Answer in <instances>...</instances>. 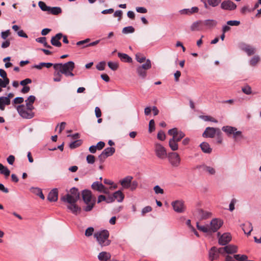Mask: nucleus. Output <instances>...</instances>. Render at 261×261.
I'll list each match as a JSON object with an SVG mask.
<instances>
[{"mask_svg": "<svg viewBox=\"0 0 261 261\" xmlns=\"http://www.w3.org/2000/svg\"><path fill=\"white\" fill-rule=\"evenodd\" d=\"M82 194L83 201L87 205L84 208V211L86 212L91 211L95 204V198L92 197L91 192L88 190H84Z\"/></svg>", "mask_w": 261, "mask_h": 261, "instance_id": "nucleus-1", "label": "nucleus"}, {"mask_svg": "<svg viewBox=\"0 0 261 261\" xmlns=\"http://www.w3.org/2000/svg\"><path fill=\"white\" fill-rule=\"evenodd\" d=\"M94 237L101 247L108 246L111 243V241L109 240V232L107 230H102L95 232Z\"/></svg>", "mask_w": 261, "mask_h": 261, "instance_id": "nucleus-2", "label": "nucleus"}, {"mask_svg": "<svg viewBox=\"0 0 261 261\" xmlns=\"http://www.w3.org/2000/svg\"><path fill=\"white\" fill-rule=\"evenodd\" d=\"M16 109L19 114L23 118L31 119L34 116L33 110H27L26 106L23 105L18 106Z\"/></svg>", "mask_w": 261, "mask_h": 261, "instance_id": "nucleus-3", "label": "nucleus"}, {"mask_svg": "<svg viewBox=\"0 0 261 261\" xmlns=\"http://www.w3.org/2000/svg\"><path fill=\"white\" fill-rule=\"evenodd\" d=\"M168 160L171 165L173 167H178L180 164V158L179 154L175 152L169 153Z\"/></svg>", "mask_w": 261, "mask_h": 261, "instance_id": "nucleus-4", "label": "nucleus"}, {"mask_svg": "<svg viewBox=\"0 0 261 261\" xmlns=\"http://www.w3.org/2000/svg\"><path fill=\"white\" fill-rule=\"evenodd\" d=\"M168 134L171 136L172 139L176 142L180 141L185 136V134L181 131L178 130L177 128H173L168 130Z\"/></svg>", "mask_w": 261, "mask_h": 261, "instance_id": "nucleus-5", "label": "nucleus"}, {"mask_svg": "<svg viewBox=\"0 0 261 261\" xmlns=\"http://www.w3.org/2000/svg\"><path fill=\"white\" fill-rule=\"evenodd\" d=\"M154 151L157 157L160 159H164L167 157V151L165 148L159 143H155Z\"/></svg>", "mask_w": 261, "mask_h": 261, "instance_id": "nucleus-6", "label": "nucleus"}, {"mask_svg": "<svg viewBox=\"0 0 261 261\" xmlns=\"http://www.w3.org/2000/svg\"><path fill=\"white\" fill-rule=\"evenodd\" d=\"M220 129L219 128L207 127L202 134V136L205 138H213L216 135H220Z\"/></svg>", "mask_w": 261, "mask_h": 261, "instance_id": "nucleus-7", "label": "nucleus"}, {"mask_svg": "<svg viewBox=\"0 0 261 261\" xmlns=\"http://www.w3.org/2000/svg\"><path fill=\"white\" fill-rule=\"evenodd\" d=\"M239 47L249 56L254 55L256 51L255 48L253 46L244 42L239 43Z\"/></svg>", "mask_w": 261, "mask_h": 261, "instance_id": "nucleus-8", "label": "nucleus"}, {"mask_svg": "<svg viewBox=\"0 0 261 261\" xmlns=\"http://www.w3.org/2000/svg\"><path fill=\"white\" fill-rule=\"evenodd\" d=\"M222 224L223 222L220 219L216 218L213 219L209 225L210 234L216 232L221 227Z\"/></svg>", "mask_w": 261, "mask_h": 261, "instance_id": "nucleus-9", "label": "nucleus"}, {"mask_svg": "<svg viewBox=\"0 0 261 261\" xmlns=\"http://www.w3.org/2000/svg\"><path fill=\"white\" fill-rule=\"evenodd\" d=\"M237 5L230 0H225L221 3L220 8L224 10L233 11L237 8Z\"/></svg>", "mask_w": 261, "mask_h": 261, "instance_id": "nucleus-10", "label": "nucleus"}, {"mask_svg": "<svg viewBox=\"0 0 261 261\" xmlns=\"http://www.w3.org/2000/svg\"><path fill=\"white\" fill-rule=\"evenodd\" d=\"M194 215L200 220H205L212 216V213L211 212L204 211L201 208H197L195 211Z\"/></svg>", "mask_w": 261, "mask_h": 261, "instance_id": "nucleus-11", "label": "nucleus"}, {"mask_svg": "<svg viewBox=\"0 0 261 261\" xmlns=\"http://www.w3.org/2000/svg\"><path fill=\"white\" fill-rule=\"evenodd\" d=\"M217 235L219 237L218 243L222 246L226 245L231 240V236L229 233H224L222 235L220 236V233L218 232Z\"/></svg>", "mask_w": 261, "mask_h": 261, "instance_id": "nucleus-12", "label": "nucleus"}, {"mask_svg": "<svg viewBox=\"0 0 261 261\" xmlns=\"http://www.w3.org/2000/svg\"><path fill=\"white\" fill-rule=\"evenodd\" d=\"M173 210L177 213H182L185 211L184 202L182 200H176L171 203Z\"/></svg>", "mask_w": 261, "mask_h": 261, "instance_id": "nucleus-13", "label": "nucleus"}, {"mask_svg": "<svg viewBox=\"0 0 261 261\" xmlns=\"http://www.w3.org/2000/svg\"><path fill=\"white\" fill-rule=\"evenodd\" d=\"M74 66H54V68H58V69L62 74H65L66 76H73L72 73Z\"/></svg>", "mask_w": 261, "mask_h": 261, "instance_id": "nucleus-14", "label": "nucleus"}, {"mask_svg": "<svg viewBox=\"0 0 261 261\" xmlns=\"http://www.w3.org/2000/svg\"><path fill=\"white\" fill-rule=\"evenodd\" d=\"M203 29L204 28L206 29H212L215 28L218 24V21L215 19H205L202 20Z\"/></svg>", "mask_w": 261, "mask_h": 261, "instance_id": "nucleus-15", "label": "nucleus"}, {"mask_svg": "<svg viewBox=\"0 0 261 261\" xmlns=\"http://www.w3.org/2000/svg\"><path fill=\"white\" fill-rule=\"evenodd\" d=\"M197 168L202 170V171L205 172L210 175H215L216 172V169L214 167L207 166L205 164L197 166Z\"/></svg>", "mask_w": 261, "mask_h": 261, "instance_id": "nucleus-16", "label": "nucleus"}, {"mask_svg": "<svg viewBox=\"0 0 261 261\" xmlns=\"http://www.w3.org/2000/svg\"><path fill=\"white\" fill-rule=\"evenodd\" d=\"M151 66H137L136 68V72L138 76L144 79L146 76V71L149 69Z\"/></svg>", "mask_w": 261, "mask_h": 261, "instance_id": "nucleus-17", "label": "nucleus"}, {"mask_svg": "<svg viewBox=\"0 0 261 261\" xmlns=\"http://www.w3.org/2000/svg\"><path fill=\"white\" fill-rule=\"evenodd\" d=\"M61 199L62 201L64 202H66L69 203V204L75 203L79 200V199L76 198L75 196L74 197L72 195H70L69 194H67L65 196H62L61 198Z\"/></svg>", "mask_w": 261, "mask_h": 261, "instance_id": "nucleus-18", "label": "nucleus"}, {"mask_svg": "<svg viewBox=\"0 0 261 261\" xmlns=\"http://www.w3.org/2000/svg\"><path fill=\"white\" fill-rule=\"evenodd\" d=\"M91 188L93 190L97 191L99 192H103L104 193H107V192L105 191V187L100 182H94L91 185Z\"/></svg>", "mask_w": 261, "mask_h": 261, "instance_id": "nucleus-19", "label": "nucleus"}, {"mask_svg": "<svg viewBox=\"0 0 261 261\" xmlns=\"http://www.w3.org/2000/svg\"><path fill=\"white\" fill-rule=\"evenodd\" d=\"M58 197V189H53L48 194L47 199L50 202H55L57 201Z\"/></svg>", "mask_w": 261, "mask_h": 261, "instance_id": "nucleus-20", "label": "nucleus"}, {"mask_svg": "<svg viewBox=\"0 0 261 261\" xmlns=\"http://www.w3.org/2000/svg\"><path fill=\"white\" fill-rule=\"evenodd\" d=\"M133 178V177L131 176H127L120 181V183L123 189H129Z\"/></svg>", "mask_w": 261, "mask_h": 261, "instance_id": "nucleus-21", "label": "nucleus"}, {"mask_svg": "<svg viewBox=\"0 0 261 261\" xmlns=\"http://www.w3.org/2000/svg\"><path fill=\"white\" fill-rule=\"evenodd\" d=\"M36 100V97L34 95L30 96L27 99L25 100L26 104V109L27 110H33L34 109L33 104Z\"/></svg>", "mask_w": 261, "mask_h": 261, "instance_id": "nucleus-22", "label": "nucleus"}, {"mask_svg": "<svg viewBox=\"0 0 261 261\" xmlns=\"http://www.w3.org/2000/svg\"><path fill=\"white\" fill-rule=\"evenodd\" d=\"M244 233L249 236L253 230V227L251 222H248L247 224H242L241 225Z\"/></svg>", "mask_w": 261, "mask_h": 261, "instance_id": "nucleus-23", "label": "nucleus"}, {"mask_svg": "<svg viewBox=\"0 0 261 261\" xmlns=\"http://www.w3.org/2000/svg\"><path fill=\"white\" fill-rule=\"evenodd\" d=\"M203 29L202 20H201L194 22L191 26L192 31H200Z\"/></svg>", "mask_w": 261, "mask_h": 261, "instance_id": "nucleus-24", "label": "nucleus"}, {"mask_svg": "<svg viewBox=\"0 0 261 261\" xmlns=\"http://www.w3.org/2000/svg\"><path fill=\"white\" fill-rule=\"evenodd\" d=\"M219 255L217 251V248L213 247L209 252V258L211 261L218 258Z\"/></svg>", "mask_w": 261, "mask_h": 261, "instance_id": "nucleus-25", "label": "nucleus"}, {"mask_svg": "<svg viewBox=\"0 0 261 261\" xmlns=\"http://www.w3.org/2000/svg\"><path fill=\"white\" fill-rule=\"evenodd\" d=\"M114 201L117 200L119 202H121L124 198V195L121 190H118L114 192L113 194Z\"/></svg>", "mask_w": 261, "mask_h": 261, "instance_id": "nucleus-26", "label": "nucleus"}, {"mask_svg": "<svg viewBox=\"0 0 261 261\" xmlns=\"http://www.w3.org/2000/svg\"><path fill=\"white\" fill-rule=\"evenodd\" d=\"M111 254L105 251L101 252L98 255V259L102 261H108L111 258Z\"/></svg>", "mask_w": 261, "mask_h": 261, "instance_id": "nucleus-27", "label": "nucleus"}, {"mask_svg": "<svg viewBox=\"0 0 261 261\" xmlns=\"http://www.w3.org/2000/svg\"><path fill=\"white\" fill-rule=\"evenodd\" d=\"M67 208L74 214L77 215L81 211V208L78 206L75 203H72L68 205Z\"/></svg>", "mask_w": 261, "mask_h": 261, "instance_id": "nucleus-28", "label": "nucleus"}, {"mask_svg": "<svg viewBox=\"0 0 261 261\" xmlns=\"http://www.w3.org/2000/svg\"><path fill=\"white\" fill-rule=\"evenodd\" d=\"M10 104V99L9 97H0V109L4 110L5 105H9Z\"/></svg>", "mask_w": 261, "mask_h": 261, "instance_id": "nucleus-29", "label": "nucleus"}, {"mask_svg": "<svg viewBox=\"0 0 261 261\" xmlns=\"http://www.w3.org/2000/svg\"><path fill=\"white\" fill-rule=\"evenodd\" d=\"M226 253L227 254H233L238 252V247L234 245H228L225 246Z\"/></svg>", "mask_w": 261, "mask_h": 261, "instance_id": "nucleus-30", "label": "nucleus"}, {"mask_svg": "<svg viewBox=\"0 0 261 261\" xmlns=\"http://www.w3.org/2000/svg\"><path fill=\"white\" fill-rule=\"evenodd\" d=\"M200 147L202 151L206 153H210L212 149L211 148L209 144L207 142H202L200 144Z\"/></svg>", "mask_w": 261, "mask_h": 261, "instance_id": "nucleus-31", "label": "nucleus"}, {"mask_svg": "<svg viewBox=\"0 0 261 261\" xmlns=\"http://www.w3.org/2000/svg\"><path fill=\"white\" fill-rule=\"evenodd\" d=\"M118 56L122 62L128 63L132 62V59L126 54L118 53Z\"/></svg>", "mask_w": 261, "mask_h": 261, "instance_id": "nucleus-32", "label": "nucleus"}, {"mask_svg": "<svg viewBox=\"0 0 261 261\" xmlns=\"http://www.w3.org/2000/svg\"><path fill=\"white\" fill-rule=\"evenodd\" d=\"M196 227L199 230L204 233L210 234L209 225L207 224L206 225H201L199 224V222H197Z\"/></svg>", "mask_w": 261, "mask_h": 261, "instance_id": "nucleus-33", "label": "nucleus"}, {"mask_svg": "<svg viewBox=\"0 0 261 261\" xmlns=\"http://www.w3.org/2000/svg\"><path fill=\"white\" fill-rule=\"evenodd\" d=\"M222 130L226 133L228 136H230L233 133L234 130H236L237 128L234 127L230 126H224L222 128Z\"/></svg>", "mask_w": 261, "mask_h": 261, "instance_id": "nucleus-34", "label": "nucleus"}, {"mask_svg": "<svg viewBox=\"0 0 261 261\" xmlns=\"http://www.w3.org/2000/svg\"><path fill=\"white\" fill-rule=\"evenodd\" d=\"M171 138L169 141V146L172 151H176L178 148V142Z\"/></svg>", "mask_w": 261, "mask_h": 261, "instance_id": "nucleus-35", "label": "nucleus"}, {"mask_svg": "<svg viewBox=\"0 0 261 261\" xmlns=\"http://www.w3.org/2000/svg\"><path fill=\"white\" fill-rule=\"evenodd\" d=\"M55 71L54 73V77L53 80L54 82H59L61 80L62 74L60 71L59 70L58 68H54Z\"/></svg>", "mask_w": 261, "mask_h": 261, "instance_id": "nucleus-36", "label": "nucleus"}, {"mask_svg": "<svg viewBox=\"0 0 261 261\" xmlns=\"http://www.w3.org/2000/svg\"><path fill=\"white\" fill-rule=\"evenodd\" d=\"M62 12V9L59 7H50L48 13L54 15H57Z\"/></svg>", "mask_w": 261, "mask_h": 261, "instance_id": "nucleus-37", "label": "nucleus"}, {"mask_svg": "<svg viewBox=\"0 0 261 261\" xmlns=\"http://www.w3.org/2000/svg\"><path fill=\"white\" fill-rule=\"evenodd\" d=\"M102 152L109 157L115 153V149L114 147H109L105 148Z\"/></svg>", "mask_w": 261, "mask_h": 261, "instance_id": "nucleus-38", "label": "nucleus"}, {"mask_svg": "<svg viewBox=\"0 0 261 261\" xmlns=\"http://www.w3.org/2000/svg\"><path fill=\"white\" fill-rule=\"evenodd\" d=\"M0 173L4 174L6 176H8L10 175V171L7 167L4 166L2 164L0 163Z\"/></svg>", "mask_w": 261, "mask_h": 261, "instance_id": "nucleus-39", "label": "nucleus"}, {"mask_svg": "<svg viewBox=\"0 0 261 261\" xmlns=\"http://www.w3.org/2000/svg\"><path fill=\"white\" fill-rule=\"evenodd\" d=\"M38 6L42 11H46L48 13L50 9V7L47 6L44 2L39 1L38 3Z\"/></svg>", "mask_w": 261, "mask_h": 261, "instance_id": "nucleus-40", "label": "nucleus"}, {"mask_svg": "<svg viewBox=\"0 0 261 261\" xmlns=\"http://www.w3.org/2000/svg\"><path fill=\"white\" fill-rule=\"evenodd\" d=\"M221 3V0H207V4L213 7L218 6Z\"/></svg>", "mask_w": 261, "mask_h": 261, "instance_id": "nucleus-41", "label": "nucleus"}, {"mask_svg": "<svg viewBox=\"0 0 261 261\" xmlns=\"http://www.w3.org/2000/svg\"><path fill=\"white\" fill-rule=\"evenodd\" d=\"M9 79H0V92H2V88H5L9 84Z\"/></svg>", "mask_w": 261, "mask_h": 261, "instance_id": "nucleus-42", "label": "nucleus"}, {"mask_svg": "<svg viewBox=\"0 0 261 261\" xmlns=\"http://www.w3.org/2000/svg\"><path fill=\"white\" fill-rule=\"evenodd\" d=\"M200 118L205 121H211L215 123L218 122V121L216 119L210 116L202 115L200 116Z\"/></svg>", "mask_w": 261, "mask_h": 261, "instance_id": "nucleus-43", "label": "nucleus"}, {"mask_svg": "<svg viewBox=\"0 0 261 261\" xmlns=\"http://www.w3.org/2000/svg\"><path fill=\"white\" fill-rule=\"evenodd\" d=\"M33 192L39 196L42 199H44L45 197L43 194L41 189L38 188H33Z\"/></svg>", "mask_w": 261, "mask_h": 261, "instance_id": "nucleus-44", "label": "nucleus"}, {"mask_svg": "<svg viewBox=\"0 0 261 261\" xmlns=\"http://www.w3.org/2000/svg\"><path fill=\"white\" fill-rule=\"evenodd\" d=\"M118 66H107V68H106V71L108 73V74L110 75H112L114 72L118 69Z\"/></svg>", "mask_w": 261, "mask_h": 261, "instance_id": "nucleus-45", "label": "nucleus"}, {"mask_svg": "<svg viewBox=\"0 0 261 261\" xmlns=\"http://www.w3.org/2000/svg\"><path fill=\"white\" fill-rule=\"evenodd\" d=\"M82 144V141L81 140H77L72 142H71L69 144V147L71 149L75 148L79 146H80Z\"/></svg>", "mask_w": 261, "mask_h": 261, "instance_id": "nucleus-46", "label": "nucleus"}, {"mask_svg": "<svg viewBox=\"0 0 261 261\" xmlns=\"http://www.w3.org/2000/svg\"><path fill=\"white\" fill-rule=\"evenodd\" d=\"M51 43L53 46H55L56 47H60L61 46L62 44L60 42V41L56 39V37H54V36L52 37L51 40H50Z\"/></svg>", "mask_w": 261, "mask_h": 261, "instance_id": "nucleus-47", "label": "nucleus"}, {"mask_svg": "<svg viewBox=\"0 0 261 261\" xmlns=\"http://www.w3.org/2000/svg\"><path fill=\"white\" fill-rule=\"evenodd\" d=\"M135 32V29L132 26L124 27L122 30V33L124 34L133 33Z\"/></svg>", "mask_w": 261, "mask_h": 261, "instance_id": "nucleus-48", "label": "nucleus"}, {"mask_svg": "<svg viewBox=\"0 0 261 261\" xmlns=\"http://www.w3.org/2000/svg\"><path fill=\"white\" fill-rule=\"evenodd\" d=\"M70 195H72L73 196H75L76 198L79 199L80 198V193L78 191V189L76 188H72L70 189Z\"/></svg>", "mask_w": 261, "mask_h": 261, "instance_id": "nucleus-49", "label": "nucleus"}, {"mask_svg": "<svg viewBox=\"0 0 261 261\" xmlns=\"http://www.w3.org/2000/svg\"><path fill=\"white\" fill-rule=\"evenodd\" d=\"M136 59L138 62L140 63H143L144 61L146 60V58L144 57V56H143L142 54L140 53H137L136 55Z\"/></svg>", "mask_w": 261, "mask_h": 261, "instance_id": "nucleus-50", "label": "nucleus"}, {"mask_svg": "<svg viewBox=\"0 0 261 261\" xmlns=\"http://www.w3.org/2000/svg\"><path fill=\"white\" fill-rule=\"evenodd\" d=\"M242 90L245 94L247 95L251 94L252 93V90L250 86L246 85L242 88Z\"/></svg>", "mask_w": 261, "mask_h": 261, "instance_id": "nucleus-51", "label": "nucleus"}, {"mask_svg": "<svg viewBox=\"0 0 261 261\" xmlns=\"http://www.w3.org/2000/svg\"><path fill=\"white\" fill-rule=\"evenodd\" d=\"M260 60L258 56H254L250 60V64L251 65H255L257 64Z\"/></svg>", "mask_w": 261, "mask_h": 261, "instance_id": "nucleus-52", "label": "nucleus"}, {"mask_svg": "<svg viewBox=\"0 0 261 261\" xmlns=\"http://www.w3.org/2000/svg\"><path fill=\"white\" fill-rule=\"evenodd\" d=\"M138 186V182L137 180L131 181L130 186L129 187V189L130 191H133L136 189Z\"/></svg>", "mask_w": 261, "mask_h": 261, "instance_id": "nucleus-53", "label": "nucleus"}, {"mask_svg": "<svg viewBox=\"0 0 261 261\" xmlns=\"http://www.w3.org/2000/svg\"><path fill=\"white\" fill-rule=\"evenodd\" d=\"M157 138L161 141H164L166 139V135L163 131L160 130L157 135Z\"/></svg>", "mask_w": 261, "mask_h": 261, "instance_id": "nucleus-54", "label": "nucleus"}, {"mask_svg": "<svg viewBox=\"0 0 261 261\" xmlns=\"http://www.w3.org/2000/svg\"><path fill=\"white\" fill-rule=\"evenodd\" d=\"M87 162L88 164H92L95 162V157L93 155L89 154L86 158Z\"/></svg>", "mask_w": 261, "mask_h": 261, "instance_id": "nucleus-55", "label": "nucleus"}, {"mask_svg": "<svg viewBox=\"0 0 261 261\" xmlns=\"http://www.w3.org/2000/svg\"><path fill=\"white\" fill-rule=\"evenodd\" d=\"M226 23L229 26H238L240 24V21L239 20H228Z\"/></svg>", "mask_w": 261, "mask_h": 261, "instance_id": "nucleus-56", "label": "nucleus"}, {"mask_svg": "<svg viewBox=\"0 0 261 261\" xmlns=\"http://www.w3.org/2000/svg\"><path fill=\"white\" fill-rule=\"evenodd\" d=\"M94 228L92 227H89L86 229L85 234L87 237L91 236L94 232Z\"/></svg>", "mask_w": 261, "mask_h": 261, "instance_id": "nucleus-57", "label": "nucleus"}, {"mask_svg": "<svg viewBox=\"0 0 261 261\" xmlns=\"http://www.w3.org/2000/svg\"><path fill=\"white\" fill-rule=\"evenodd\" d=\"M153 190L154 191L155 193L156 194H164V190H163V189H162L158 185H156V186H154V188H153Z\"/></svg>", "mask_w": 261, "mask_h": 261, "instance_id": "nucleus-58", "label": "nucleus"}, {"mask_svg": "<svg viewBox=\"0 0 261 261\" xmlns=\"http://www.w3.org/2000/svg\"><path fill=\"white\" fill-rule=\"evenodd\" d=\"M36 41L37 42L42 43L43 45L44 46L46 45V43H47L46 39V37H42L37 38L36 39Z\"/></svg>", "mask_w": 261, "mask_h": 261, "instance_id": "nucleus-59", "label": "nucleus"}, {"mask_svg": "<svg viewBox=\"0 0 261 261\" xmlns=\"http://www.w3.org/2000/svg\"><path fill=\"white\" fill-rule=\"evenodd\" d=\"M237 202V200L234 198L231 199L229 205V210L231 212L234 210V205Z\"/></svg>", "mask_w": 261, "mask_h": 261, "instance_id": "nucleus-60", "label": "nucleus"}, {"mask_svg": "<svg viewBox=\"0 0 261 261\" xmlns=\"http://www.w3.org/2000/svg\"><path fill=\"white\" fill-rule=\"evenodd\" d=\"M107 158L108 156L105 154H104L103 152H102L98 157L100 163L101 164L105 162L106 159Z\"/></svg>", "mask_w": 261, "mask_h": 261, "instance_id": "nucleus-61", "label": "nucleus"}, {"mask_svg": "<svg viewBox=\"0 0 261 261\" xmlns=\"http://www.w3.org/2000/svg\"><path fill=\"white\" fill-rule=\"evenodd\" d=\"M252 10L248 8V6H244L240 10V12L242 14H245L247 12H251Z\"/></svg>", "mask_w": 261, "mask_h": 261, "instance_id": "nucleus-62", "label": "nucleus"}, {"mask_svg": "<svg viewBox=\"0 0 261 261\" xmlns=\"http://www.w3.org/2000/svg\"><path fill=\"white\" fill-rule=\"evenodd\" d=\"M154 125V121L153 119L150 120L149 123V131L150 132H152L155 129Z\"/></svg>", "mask_w": 261, "mask_h": 261, "instance_id": "nucleus-63", "label": "nucleus"}, {"mask_svg": "<svg viewBox=\"0 0 261 261\" xmlns=\"http://www.w3.org/2000/svg\"><path fill=\"white\" fill-rule=\"evenodd\" d=\"M232 135H233V138L234 140H236L237 137H242V132L238 131L237 129L236 130H234L233 133H232Z\"/></svg>", "mask_w": 261, "mask_h": 261, "instance_id": "nucleus-64", "label": "nucleus"}]
</instances>
